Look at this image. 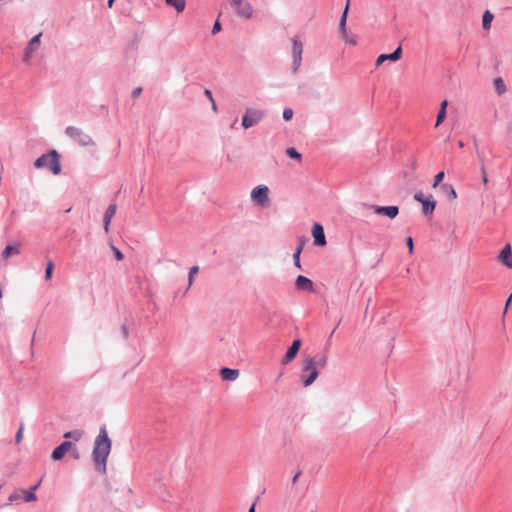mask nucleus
Masks as SVG:
<instances>
[{"label": "nucleus", "instance_id": "f257e3e1", "mask_svg": "<svg viewBox=\"0 0 512 512\" xmlns=\"http://www.w3.org/2000/svg\"><path fill=\"white\" fill-rule=\"evenodd\" d=\"M111 440L108 437L106 427L103 426L99 430V434L95 438L92 451V458L96 470L102 474L106 472L107 458L111 451Z\"/></svg>", "mask_w": 512, "mask_h": 512}, {"label": "nucleus", "instance_id": "f03ea898", "mask_svg": "<svg viewBox=\"0 0 512 512\" xmlns=\"http://www.w3.org/2000/svg\"><path fill=\"white\" fill-rule=\"evenodd\" d=\"M319 375L316 367V360L311 357H305L302 362L300 379L304 387L312 385Z\"/></svg>", "mask_w": 512, "mask_h": 512}, {"label": "nucleus", "instance_id": "7ed1b4c3", "mask_svg": "<svg viewBox=\"0 0 512 512\" xmlns=\"http://www.w3.org/2000/svg\"><path fill=\"white\" fill-rule=\"evenodd\" d=\"M34 167L36 169L48 167L54 175H58L61 172L58 153L51 150L49 153L41 155L35 160Z\"/></svg>", "mask_w": 512, "mask_h": 512}, {"label": "nucleus", "instance_id": "20e7f679", "mask_svg": "<svg viewBox=\"0 0 512 512\" xmlns=\"http://www.w3.org/2000/svg\"><path fill=\"white\" fill-rule=\"evenodd\" d=\"M65 134L82 147H89L95 145V142L92 139V137L78 127H66Z\"/></svg>", "mask_w": 512, "mask_h": 512}, {"label": "nucleus", "instance_id": "39448f33", "mask_svg": "<svg viewBox=\"0 0 512 512\" xmlns=\"http://www.w3.org/2000/svg\"><path fill=\"white\" fill-rule=\"evenodd\" d=\"M270 190L266 185H258L251 190L250 199L256 206L267 208L270 205Z\"/></svg>", "mask_w": 512, "mask_h": 512}, {"label": "nucleus", "instance_id": "423d86ee", "mask_svg": "<svg viewBox=\"0 0 512 512\" xmlns=\"http://www.w3.org/2000/svg\"><path fill=\"white\" fill-rule=\"evenodd\" d=\"M41 37L42 32H39L29 40L24 50L23 62L29 64L37 56L41 50Z\"/></svg>", "mask_w": 512, "mask_h": 512}, {"label": "nucleus", "instance_id": "0eeeda50", "mask_svg": "<svg viewBox=\"0 0 512 512\" xmlns=\"http://www.w3.org/2000/svg\"><path fill=\"white\" fill-rule=\"evenodd\" d=\"M264 117V112L261 110L247 108L242 117V126L244 129H249L257 125Z\"/></svg>", "mask_w": 512, "mask_h": 512}, {"label": "nucleus", "instance_id": "6e6552de", "mask_svg": "<svg viewBox=\"0 0 512 512\" xmlns=\"http://www.w3.org/2000/svg\"><path fill=\"white\" fill-rule=\"evenodd\" d=\"M303 43L297 37L292 38V72H298L302 64Z\"/></svg>", "mask_w": 512, "mask_h": 512}, {"label": "nucleus", "instance_id": "1a4fd4ad", "mask_svg": "<svg viewBox=\"0 0 512 512\" xmlns=\"http://www.w3.org/2000/svg\"><path fill=\"white\" fill-rule=\"evenodd\" d=\"M231 5L238 17L248 20L253 16V7L247 0H232Z\"/></svg>", "mask_w": 512, "mask_h": 512}, {"label": "nucleus", "instance_id": "9d476101", "mask_svg": "<svg viewBox=\"0 0 512 512\" xmlns=\"http://www.w3.org/2000/svg\"><path fill=\"white\" fill-rule=\"evenodd\" d=\"M73 446H74V445H73V443H72V442H69V441H64V442H62L59 446H57V447L53 450V452H52V454H51V458H52V460H54V461H59V460H61V459L64 457V455H65L68 451H70V450L72 449V447H73Z\"/></svg>", "mask_w": 512, "mask_h": 512}, {"label": "nucleus", "instance_id": "9b49d317", "mask_svg": "<svg viewBox=\"0 0 512 512\" xmlns=\"http://www.w3.org/2000/svg\"><path fill=\"white\" fill-rule=\"evenodd\" d=\"M374 213L378 215L387 216L390 219H394L398 213L399 208L397 206H372Z\"/></svg>", "mask_w": 512, "mask_h": 512}, {"label": "nucleus", "instance_id": "f8f14e48", "mask_svg": "<svg viewBox=\"0 0 512 512\" xmlns=\"http://www.w3.org/2000/svg\"><path fill=\"white\" fill-rule=\"evenodd\" d=\"M301 347V340L296 339L292 342V345L288 348L285 356L282 359V364L287 365L290 363L297 355L299 349Z\"/></svg>", "mask_w": 512, "mask_h": 512}, {"label": "nucleus", "instance_id": "ddd939ff", "mask_svg": "<svg viewBox=\"0 0 512 512\" xmlns=\"http://www.w3.org/2000/svg\"><path fill=\"white\" fill-rule=\"evenodd\" d=\"M498 260L507 268L512 269V249L510 244H506L500 251Z\"/></svg>", "mask_w": 512, "mask_h": 512}, {"label": "nucleus", "instance_id": "4468645a", "mask_svg": "<svg viewBox=\"0 0 512 512\" xmlns=\"http://www.w3.org/2000/svg\"><path fill=\"white\" fill-rule=\"evenodd\" d=\"M295 287L299 291H307V292H313L314 291L313 282L309 278H307V277H305L303 275H299L296 278Z\"/></svg>", "mask_w": 512, "mask_h": 512}, {"label": "nucleus", "instance_id": "2eb2a0df", "mask_svg": "<svg viewBox=\"0 0 512 512\" xmlns=\"http://www.w3.org/2000/svg\"><path fill=\"white\" fill-rule=\"evenodd\" d=\"M312 236L314 238V243L317 246H324L326 244V238L324 234V229L322 225L316 223L312 228Z\"/></svg>", "mask_w": 512, "mask_h": 512}, {"label": "nucleus", "instance_id": "dca6fc26", "mask_svg": "<svg viewBox=\"0 0 512 512\" xmlns=\"http://www.w3.org/2000/svg\"><path fill=\"white\" fill-rule=\"evenodd\" d=\"M21 244L15 242L13 245H7L1 253V258L7 261L11 256L19 255L21 253Z\"/></svg>", "mask_w": 512, "mask_h": 512}, {"label": "nucleus", "instance_id": "f3484780", "mask_svg": "<svg viewBox=\"0 0 512 512\" xmlns=\"http://www.w3.org/2000/svg\"><path fill=\"white\" fill-rule=\"evenodd\" d=\"M401 54H402V49L399 46L394 52H392L390 54H381V55H379L377 60H376V65L379 66L383 62H385L386 60L397 61V60L400 59Z\"/></svg>", "mask_w": 512, "mask_h": 512}, {"label": "nucleus", "instance_id": "a211bd4d", "mask_svg": "<svg viewBox=\"0 0 512 512\" xmlns=\"http://www.w3.org/2000/svg\"><path fill=\"white\" fill-rule=\"evenodd\" d=\"M422 204V211L425 215L432 214L435 207H436V201L434 200L432 195H429L426 197L425 200L421 202Z\"/></svg>", "mask_w": 512, "mask_h": 512}, {"label": "nucleus", "instance_id": "6ab92c4d", "mask_svg": "<svg viewBox=\"0 0 512 512\" xmlns=\"http://www.w3.org/2000/svg\"><path fill=\"white\" fill-rule=\"evenodd\" d=\"M220 375L225 381H234L239 376V370L231 369V368H222L220 370Z\"/></svg>", "mask_w": 512, "mask_h": 512}, {"label": "nucleus", "instance_id": "aec40b11", "mask_svg": "<svg viewBox=\"0 0 512 512\" xmlns=\"http://www.w3.org/2000/svg\"><path fill=\"white\" fill-rule=\"evenodd\" d=\"M166 4L175 8L178 13L184 11L186 7V0H165Z\"/></svg>", "mask_w": 512, "mask_h": 512}, {"label": "nucleus", "instance_id": "412c9836", "mask_svg": "<svg viewBox=\"0 0 512 512\" xmlns=\"http://www.w3.org/2000/svg\"><path fill=\"white\" fill-rule=\"evenodd\" d=\"M348 8H349V1L347 2L346 7L344 9V12L342 13V16L340 18V22H339V32H340V34H345V32H347V30H346V21H347Z\"/></svg>", "mask_w": 512, "mask_h": 512}, {"label": "nucleus", "instance_id": "4be33fe9", "mask_svg": "<svg viewBox=\"0 0 512 512\" xmlns=\"http://www.w3.org/2000/svg\"><path fill=\"white\" fill-rule=\"evenodd\" d=\"M494 19V15L490 11H485L482 18V26L484 30H489L491 23Z\"/></svg>", "mask_w": 512, "mask_h": 512}, {"label": "nucleus", "instance_id": "5701e85b", "mask_svg": "<svg viewBox=\"0 0 512 512\" xmlns=\"http://www.w3.org/2000/svg\"><path fill=\"white\" fill-rule=\"evenodd\" d=\"M495 90L499 95L506 92V86L502 78L498 77L494 80Z\"/></svg>", "mask_w": 512, "mask_h": 512}, {"label": "nucleus", "instance_id": "b1692460", "mask_svg": "<svg viewBox=\"0 0 512 512\" xmlns=\"http://www.w3.org/2000/svg\"><path fill=\"white\" fill-rule=\"evenodd\" d=\"M38 485L39 484H36L35 486H33L30 491H23L25 502H33L37 499V496L34 493V490H36L38 488Z\"/></svg>", "mask_w": 512, "mask_h": 512}, {"label": "nucleus", "instance_id": "393cba45", "mask_svg": "<svg viewBox=\"0 0 512 512\" xmlns=\"http://www.w3.org/2000/svg\"><path fill=\"white\" fill-rule=\"evenodd\" d=\"M441 188L444 191H446L447 197H448L449 200H455L457 198V193H456L455 189L451 185L444 184V185H442Z\"/></svg>", "mask_w": 512, "mask_h": 512}, {"label": "nucleus", "instance_id": "a878e982", "mask_svg": "<svg viewBox=\"0 0 512 512\" xmlns=\"http://www.w3.org/2000/svg\"><path fill=\"white\" fill-rule=\"evenodd\" d=\"M341 36L347 44L352 45V46L357 45V40H358L357 35L348 34V32H345V34H341Z\"/></svg>", "mask_w": 512, "mask_h": 512}, {"label": "nucleus", "instance_id": "bb28decb", "mask_svg": "<svg viewBox=\"0 0 512 512\" xmlns=\"http://www.w3.org/2000/svg\"><path fill=\"white\" fill-rule=\"evenodd\" d=\"M117 210L116 204H110L105 211L104 219L111 221Z\"/></svg>", "mask_w": 512, "mask_h": 512}, {"label": "nucleus", "instance_id": "cd10ccee", "mask_svg": "<svg viewBox=\"0 0 512 512\" xmlns=\"http://www.w3.org/2000/svg\"><path fill=\"white\" fill-rule=\"evenodd\" d=\"M83 435L81 430L68 431L64 434V438H73L75 441H79Z\"/></svg>", "mask_w": 512, "mask_h": 512}, {"label": "nucleus", "instance_id": "c85d7f7f", "mask_svg": "<svg viewBox=\"0 0 512 512\" xmlns=\"http://www.w3.org/2000/svg\"><path fill=\"white\" fill-rule=\"evenodd\" d=\"M199 268L198 266H193L189 270L188 274V287H190L193 283L194 277L198 274Z\"/></svg>", "mask_w": 512, "mask_h": 512}, {"label": "nucleus", "instance_id": "c756f323", "mask_svg": "<svg viewBox=\"0 0 512 512\" xmlns=\"http://www.w3.org/2000/svg\"><path fill=\"white\" fill-rule=\"evenodd\" d=\"M301 251H302V245H299L297 247L295 253L293 254L294 265L299 269L301 268V264H300Z\"/></svg>", "mask_w": 512, "mask_h": 512}, {"label": "nucleus", "instance_id": "7c9ffc66", "mask_svg": "<svg viewBox=\"0 0 512 512\" xmlns=\"http://www.w3.org/2000/svg\"><path fill=\"white\" fill-rule=\"evenodd\" d=\"M286 155L292 159H301V154L294 147H289L286 150Z\"/></svg>", "mask_w": 512, "mask_h": 512}, {"label": "nucleus", "instance_id": "2f4dec72", "mask_svg": "<svg viewBox=\"0 0 512 512\" xmlns=\"http://www.w3.org/2000/svg\"><path fill=\"white\" fill-rule=\"evenodd\" d=\"M53 269H54V263L52 261H48L47 267H46V270H45V279L46 280L51 279L52 273H53Z\"/></svg>", "mask_w": 512, "mask_h": 512}, {"label": "nucleus", "instance_id": "473e14b6", "mask_svg": "<svg viewBox=\"0 0 512 512\" xmlns=\"http://www.w3.org/2000/svg\"><path fill=\"white\" fill-rule=\"evenodd\" d=\"M445 174L443 171L437 173L434 177L433 188H436L443 180Z\"/></svg>", "mask_w": 512, "mask_h": 512}, {"label": "nucleus", "instance_id": "72a5a7b5", "mask_svg": "<svg viewBox=\"0 0 512 512\" xmlns=\"http://www.w3.org/2000/svg\"><path fill=\"white\" fill-rule=\"evenodd\" d=\"M445 117H446V112H444L443 110L442 111L439 110L437 119H436V123H435V127H438L445 120Z\"/></svg>", "mask_w": 512, "mask_h": 512}, {"label": "nucleus", "instance_id": "f704fd0d", "mask_svg": "<svg viewBox=\"0 0 512 512\" xmlns=\"http://www.w3.org/2000/svg\"><path fill=\"white\" fill-rule=\"evenodd\" d=\"M292 117H293V110L290 109V108L284 109V111H283V119L285 121H289V120L292 119Z\"/></svg>", "mask_w": 512, "mask_h": 512}, {"label": "nucleus", "instance_id": "c9c22d12", "mask_svg": "<svg viewBox=\"0 0 512 512\" xmlns=\"http://www.w3.org/2000/svg\"><path fill=\"white\" fill-rule=\"evenodd\" d=\"M23 430H24V426H23V424H21L19 429H18V431H17V433H16V436H15L16 443H20L22 441Z\"/></svg>", "mask_w": 512, "mask_h": 512}, {"label": "nucleus", "instance_id": "e433bc0d", "mask_svg": "<svg viewBox=\"0 0 512 512\" xmlns=\"http://www.w3.org/2000/svg\"><path fill=\"white\" fill-rule=\"evenodd\" d=\"M326 363H327V358L326 356H322L320 357L317 361H316V367L317 369L319 368H324L326 366Z\"/></svg>", "mask_w": 512, "mask_h": 512}, {"label": "nucleus", "instance_id": "4c0bfd02", "mask_svg": "<svg viewBox=\"0 0 512 512\" xmlns=\"http://www.w3.org/2000/svg\"><path fill=\"white\" fill-rule=\"evenodd\" d=\"M112 250H113V252H114L115 258H116L118 261L123 260L124 255H123V253H122L118 248H116V247H114V246H113V247H112Z\"/></svg>", "mask_w": 512, "mask_h": 512}, {"label": "nucleus", "instance_id": "58836bf2", "mask_svg": "<svg viewBox=\"0 0 512 512\" xmlns=\"http://www.w3.org/2000/svg\"><path fill=\"white\" fill-rule=\"evenodd\" d=\"M406 243H407V246L409 248V253L412 254L413 253V248H414L412 237H408L407 240H406Z\"/></svg>", "mask_w": 512, "mask_h": 512}, {"label": "nucleus", "instance_id": "ea45409f", "mask_svg": "<svg viewBox=\"0 0 512 512\" xmlns=\"http://www.w3.org/2000/svg\"><path fill=\"white\" fill-rule=\"evenodd\" d=\"M414 199L421 203L423 200L426 199V197H424L422 192H417L414 194Z\"/></svg>", "mask_w": 512, "mask_h": 512}, {"label": "nucleus", "instance_id": "a19ab883", "mask_svg": "<svg viewBox=\"0 0 512 512\" xmlns=\"http://www.w3.org/2000/svg\"><path fill=\"white\" fill-rule=\"evenodd\" d=\"M141 93H142V88L137 87L132 91V97L136 99L141 95Z\"/></svg>", "mask_w": 512, "mask_h": 512}, {"label": "nucleus", "instance_id": "79ce46f5", "mask_svg": "<svg viewBox=\"0 0 512 512\" xmlns=\"http://www.w3.org/2000/svg\"><path fill=\"white\" fill-rule=\"evenodd\" d=\"M481 173H482V180H483V183L484 184H487L488 183V177H487V174H486V169L484 166L481 167Z\"/></svg>", "mask_w": 512, "mask_h": 512}, {"label": "nucleus", "instance_id": "37998d69", "mask_svg": "<svg viewBox=\"0 0 512 512\" xmlns=\"http://www.w3.org/2000/svg\"><path fill=\"white\" fill-rule=\"evenodd\" d=\"M221 30V25L218 21L215 22L212 28V34H216Z\"/></svg>", "mask_w": 512, "mask_h": 512}, {"label": "nucleus", "instance_id": "c03bdc74", "mask_svg": "<svg viewBox=\"0 0 512 512\" xmlns=\"http://www.w3.org/2000/svg\"><path fill=\"white\" fill-rule=\"evenodd\" d=\"M204 94H205V96L207 97V99L209 101L214 100V97H213V94H212L211 90L205 89Z\"/></svg>", "mask_w": 512, "mask_h": 512}, {"label": "nucleus", "instance_id": "a18cd8bd", "mask_svg": "<svg viewBox=\"0 0 512 512\" xmlns=\"http://www.w3.org/2000/svg\"><path fill=\"white\" fill-rule=\"evenodd\" d=\"M447 105H448L447 100L442 101L439 110H441V111L443 110L444 112H446Z\"/></svg>", "mask_w": 512, "mask_h": 512}, {"label": "nucleus", "instance_id": "49530a36", "mask_svg": "<svg viewBox=\"0 0 512 512\" xmlns=\"http://www.w3.org/2000/svg\"><path fill=\"white\" fill-rule=\"evenodd\" d=\"M301 475V471H298L292 478V483L295 484Z\"/></svg>", "mask_w": 512, "mask_h": 512}, {"label": "nucleus", "instance_id": "de8ad7c7", "mask_svg": "<svg viewBox=\"0 0 512 512\" xmlns=\"http://www.w3.org/2000/svg\"><path fill=\"white\" fill-rule=\"evenodd\" d=\"M212 110L216 113L218 111L215 100L210 101Z\"/></svg>", "mask_w": 512, "mask_h": 512}, {"label": "nucleus", "instance_id": "09e8293b", "mask_svg": "<svg viewBox=\"0 0 512 512\" xmlns=\"http://www.w3.org/2000/svg\"><path fill=\"white\" fill-rule=\"evenodd\" d=\"M110 223H111V221H108V220L104 219V230H105V232L109 231Z\"/></svg>", "mask_w": 512, "mask_h": 512}, {"label": "nucleus", "instance_id": "8fccbe9b", "mask_svg": "<svg viewBox=\"0 0 512 512\" xmlns=\"http://www.w3.org/2000/svg\"><path fill=\"white\" fill-rule=\"evenodd\" d=\"M122 331H123V335H124V337H125V338H127V337H128V329H127V327H126V326H123V327H122Z\"/></svg>", "mask_w": 512, "mask_h": 512}, {"label": "nucleus", "instance_id": "3c124183", "mask_svg": "<svg viewBox=\"0 0 512 512\" xmlns=\"http://www.w3.org/2000/svg\"><path fill=\"white\" fill-rule=\"evenodd\" d=\"M255 503H253L248 512H255Z\"/></svg>", "mask_w": 512, "mask_h": 512}, {"label": "nucleus", "instance_id": "603ef678", "mask_svg": "<svg viewBox=\"0 0 512 512\" xmlns=\"http://www.w3.org/2000/svg\"><path fill=\"white\" fill-rule=\"evenodd\" d=\"M115 0H108V7L111 8L113 6Z\"/></svg>", "mask_w": 512, "mask_h": 512}, {"label": "nucleus", "instance_id": "864d4df0", "mask_svg": "<svg viewBox=\"0 0 512 512\" xmlns=\"http://www.w3.org/2000/svg\"><path fill=\"white\" fill-rule=\"evenodd\" d=\"M511 301H512V294L509 296V298L506 302V307L510 304Z\"/></svg>", "mask_w": 512, "mask_h": 512}, {"label": "nucleus", "instance_id": "5fc2aeb1", "mask_svg": "<svg viewBox=\"0 0 512 512\" xmlns=\"http://www.w3.org/2000/svg\"><path fill=\"white\" fill-rule=\"evenodd\" d=\"M458 146H459L460 148H463V147H464V143H463V141H461V140H460V141L458 142Z\"/></svg>", "mask_w": 512, "mask_h": 512}, {"label": "nucleus", "instance_id": "6e6d98bb", "mask_svg": "<svg viewBox=\"0 0 512 512\" xmlns=\"http://www.w3.org/2000/svg\"><path fill=\"white\" fill-rule=\"evenodd\" d=\"M16 498H17V496H16V495H11V496L9 497V500H10V501H13V500H15Z\"/></svg>", "mask_w": 512, "mask_h": 512}]
</instances>
